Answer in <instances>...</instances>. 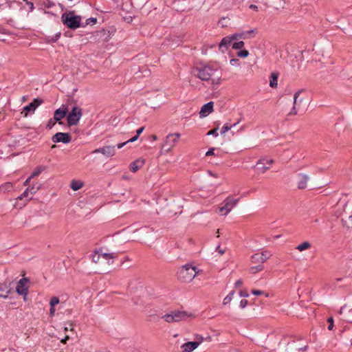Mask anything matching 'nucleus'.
I'll return each mask as SVG.
<instances>
[{
	"label": "nucleus",
	"mask_w": 352,
	"mask_h": 352,
	"mask_svg": "<svg viewBox=\"0 0 352 352\" xmlns=\"http://www.w3.org/2000/svg\"><path fill=\"white\" fill-rule=\"evenodd\" d=\"M302 342L300 337L285 335L279 341L278 345L284 348V352H303L307 349V345Z\"/></svg>",
	"instance_id": "nucleus-1"
},
{
	"label": "nucleus",
	"mask_w": 352,
	"mask_h": 352,
	"mask_svg": "<svg viewBox=\"0 0 352 352\" xmlns=\"http://www.w3.org/2000/svg\"><path fill=\"white\" fill-rule=\"evenodd\" d=\"M144 129V126L138 129L136 131V135H138L139 137V135L143 132Z\"/></svg>",
	"instance_id": "nucleus-53"
},
{
	"label": "nucleus",
	"mask_w": 352,
	"mask_h": 352,
	"mask_svg": "<svg viewBox=\"0 0 352 352\" xmlns=\"http://www.w3.org/2000/svg\"><path fill=\"white\" fill-rule=\"evenodd\" d=\"M10 292L9 286L6 284H0V298H7Z\"/></svg>",
	"instance_id": "nucleus-23"
},
{
	"label": "nucleus",
	"mask_w": 352,
	"mask_h": 352,
	"mask_svg": "<svg viewBox=\"0 0 352 352\" xmlns=\"http://www.w3.org/2000/svg\"><path fill=\"white\" fill-rule=\"evenodd\" d=\"M243 33H245L247 38H250L255 36V34L257 33V30L256 29H253L248 31H245Z\"/></svg>",
	"instance_id": "nucleus-36"
},
{
	"label": "nucleus",
	"mask_w": 352,
	"mask_h": 352,
	"mask_svg": "<svg viewBox=\"0 0 352 352\" xmlns=\"http://www.w3.org/2000/svg\"><path fill=\"white\" fill-rule=\"evenodd\" d=\"M285 1L284 0H274L273 2V7L276 10H280L284 8Z\"/></svg>",
	"instance_id": "nucleus-28"
},
{
	"label": "nucleus",
	"mask_w": 352,
	"mask_h": 352,
	"mask_svg": "<svg viewBox=\"0 0 352 352\" xmlns=\"http://www.w3.org/2000/svg\"><path fill=\"white\" fill-rule=\"evenodd\" d=\"M214 149L213 148H210L206 153V156L212 155H214Z\"/></svg>",
	"instance_id": "nucleus-51"
},
{
	"label": "nucleus",
	"mask_w": 352,
	"mask_h": 352,
	"mask_svg": "<svg viewBox=\"0 0 352 352\" xmlns=\"http://www.w3.org/2000/svg\"><path fill=\"white\" fill-rule=\"evenodd\" d=\"M274 163V160L263 157L258 160L254 167L258 174H263L270 168Z\"/></svg>",
	"instance_id": "nucleus-7"
},
{
	"label": "nucleus",
	"mask_w": 352,
	"mask_h": 352,
	"mask_svg": "<svg viewBox=\"0 0 352 352\" xmlns=\"http://www.w3.org/2000/svg\"><path fill=\"white\" fill-rule=\"evenodd\" d=\"M138 139V135H135L134 137L131 138L130 140H127V141H126L124 142L118 144H117V148H121L124 146H125L126 144H128L129 142H133L136 141Z\"/></svg>",
	"instance_id": "nucleus-34"
},
{
	"label": "nucleus",
	"mask_w": 352,
	"mask_h": 352,
	"mask_svg": "<svg viewBox=\"0 0 352 352\" xmlns=\"http://www.w3.org/2000/svg\"><path fill=\"white\" fill-rule=\"evenodd\" d=\"M60 36V32H58V34H56V39L54 41H56L58 38H59Z\"/></svg>",
	"instance_id": "nucleus-60"
},
{
	"label": "nucleus",
	"mask_w": 352,
	"mask_h": 352,
	"mask_svg": "<svg viewBox=\"0 0 352 352\" xmlns=\"http://www.w3.org/2000/svg\"><path fill=\"white\" fill-rule=\"evenodd\" d=\"M278 74L276 72H272L270 76V86L272 88H276L278 85Z\"/></svg>",
	"instance_id": "nucleus-25"
},
{
	"label": "nucleus",
	"mask_w": 352,
	"mask_h": 352,
	"mask_svg": "<svg viewBox=\"0 0 352 352\" xmlns=\"http://www.w3.org/2000/svg\"><path fill=\"white\" fill-rule=\"evenodd\" d=\"M93 153H100L107 157H111L116 154V148L114 146H105L94 150Z\"/></svg>",
	"instance_id": "nucleus-14"
},
{
	"label": "nucleus",
	"mask_w": 352,
	"mask_h": 352,
	"mask_svg": "<svg viewBox=\"0 0 352 352\" xmlns=\"http://www.w3.org/2000/svg\"><path fill=\"white\" fill-rule=\"evenodd\" d=\"M96 21H97V19L96 18L91 17V18H89V19H87L86 25H89L91 23L95 24L96 23Z\"/></svg>",
	"instance_id": "nucleus-47"
},
{
	"label": "nucleus",
	"mask_w": 352,
	"mask_h": 352,
	"mask_svg": "<svg viewBox=\"0 0 352 352\" xmlns=\"http://www.w3.org/2000/svg\"><path fill=\"white\" fill-rule=\"evenodd\" d=\"M56 122H57V121L55 120L54 118L50 119L46 124V128L51 129L55 125Z\"/></svg>",
	"instance_id": "nucleus-43"
},
{
	"label": "nucleus",
	"mask_w": 352,
	"mask_h": 352,
	"mask_svg": "<svg viewBox=\"0 0 352 352\" xmlns=\"http://www.w3.org/2000/svg\"><path fill=\"white\" fill-rule=\"evenodd\" d=\"M30 194V189L27 188V189L23 192V194H21L20 196L17 197V200H22L24 198H28L29 195Z\"/></svg>",
	"instance_id": "nucleus-40"
},
{
	"label": "nucleus",
	"mask_w": 352,
	"mask_h": 352,
	"mask_svg": "<svg viewBox=\"0 0 352 352\" xmlns=\"http://www.w3.org/2000/svg\"><path fill=\"white\" fill-rule=\"evenodd\" d=\"M250 9H252V10H256V11L258 10V7H257V6L254 5V4H251V5L250 6Z\"/></svg>",
	"instance_id": "nucleus-58"
},
{
	"label": "nucleus",
	"mask_w": 352,
	"mask_h": 352,
	"mask_svg": "<svg viewBox=\"0 0 352 352\" xmlns=\"http://www.w3.org/2000/svg\"><path fill=\"white\" fill-rule=\"evenodd\" d=\"M232 41V38H230V36L223 38L219 45V50L222 52H223L225 50H227L231 44Z\"/></svg>",
	"instance_id": "nucleus-20"
},
{
	"label": "nucleus",
	"mask_w": 352,
	"mask_h": 352,
	"mask_svg": "<svg viewBox=\"0 0 352 352\" xmlns=\"http://www.w3.org/2000/svg\"><path fill=\"white\" fill-rule=\"evenodd\" d=\"M96 34L97 36H101V35H104L105 34V30H102L101 31H98L96 32Z\"/></svg>",
	"instance_id": "nucleus-57"
},
{
	"label": "nucleus",
	"mask_w": 352,
	"mask_h": 352,
	"mask_svg": "<svg viewBox=\"0 0 352 352\" xmlns=\"http://www.w3.org/2000/svg\"><path fill=\"white\" fill-rule=\"evenodd\" d=\"M298 182L297 185L299 189H305L307 188V184L309 180V177L308 175L305 173H299L297 175Z\"/></svg>",
	"instance_id": "nucleus-17"
},
{
	"label": "nucleus",
	"mask_w": 352,
	"mask_h": 352,
	"mask_svg": "<svg viewBox=\"0 0 352 352\" xmlns=\"http://www.w3.org/2000/svg\"><path fill=\"white\" fill-rule=\"evenodd\" d=\"M82 116V109L77 106L73 107L71 111L69 112L67 116L68 126H71L77 124Z\"/></svg>",
	"instance_id": "nucleus-6"
},
{
	"label": "nucleus",
	"mask_w": 352,
	"mask_h": 352,
	"mask_svg": "<svg viewBox=\"0 0 352 352\" xmlns=\"http://www.w3.org/2000/svg\"><path fill=\"white\" fill-rule=\"evenodd\" d=\"M144 164V160L138 159L131 164L130 170L133 173H135L138 170H139L141 167H142Z\"/></svg>",
	"instance_id": "nucleus-21"
},
{
	"label": "nucleus",
	"mask_w": 352,
	"mask_h": 352,
	"mask_svg": "<svg viewBox=\"0 0 352 352\" xmlns=\"http://www.w3.org/2000/svg\"><path fill=\"white\" fill-rule=\"evenodd\" d=\"M181 135L179 133H174L168 134L161 145V153H168L177 144Z\"/></svg>",
	"instance_id": "nucleus-5"
},
{
	"label": "nucleus",
	"mask_w": 352,
	"mask_h": 352,
	"mask_svg": "<svg viewBox=\"0 0 352 352\" xmlns=\"http://www.w3.org/2000/svg\"><path fill=\"white\" fill-rule=\"evenodd\" d=\"M302 91V90H298L294 94L293 107L289 113V116L296 115L300 110L301 104L303 102V98H300V94Z\"/></svg>",
	"instance_id": "nucleus-10"
},
{
	"label": "nucleus",
	"mask_w": 352,
	"mask_h": 352,
	"mask_svg": "<svg viewBox=\"0 0 352 352\" xmlns=\"http://www.w3.org/2000/svg\"><path fill=\"white\" fill-rule=\"evenodd\" d=\"M162 318L168 323L174 322L173 316L172 312L170 314H165L162 316Z\"/></svg>",
	"instance_id": "nucleus-38"
},
{
	"label": "nucleus",
	"mask_w": 352,
	"mask_h": 352,
	"mask_svg": "<svg viewBox=\"0 0 352 352\" xmlns=\"http://www.w3.org/2000/svg\"><path fill=\"white\" fill-rule=\"evenodd\" d=\"M208 173H209L210 175L216 176L215 175H213L210 171H209V172H208Z\"/></svg>",
	"instance_id": "nucleus-64"
},
{
	"label": "nucleus",
	"mask_w": 352,
	"mask_h": 352,
	"mask_svg": "<svg viewBox=\"0 0 352 352\" xmlns=\"http://www.w3.org/2000/svg\"><path fill=\"white\" fill-rule=\"evenodd\" d=\"M68 331V328L67 327H64V332L66 333Z\"/></svg>",
	"instance_id": "nucleus-63"
},
{
	"label": "nucleus",
	"mask_w": 352,
	"mask_h": 352,
	"mask_svg": "<svg viewBox=\"0 0 352 352\" xmlns=\"http://www.w3.org/2000/svg\"><path fill=\"white\" fill-rule=\"evenodd\" d=\"M174 322L186 320L188 318H193L192 314L184 311H172Z\"/></svg>",
	"instance_id": "nucleus-13"
},
{
	"label": "nucleus",
	"mask_w": 352,
	"mask_h": 352,
	"mask_svg": "<svg viewBox=\"0 0 352 352\" xmlns=\"http://www.w3.org/2000/svg\"><path fill=\"white\" fill-rule=\"evenodd\" d=\"M263 269H264V265H257V264H256L255 266H252V267H251L249 269V272L251 274H256V273H257L258 272L262 271Z\"/></svg>",
	"instance_id": "nucleus-29"
},
{
	"label": "nucleus",
	"mask_w": 352,
	"mask_h": 352,
	"mask_svg": "<svg viewBox=\"0 0 352 352\" xmlns=\"http://www.w3.org/2000/svg\"><path fill=\"white\" fill-rule=\"evenodd\" d=\"M239 122L234 123V124H230L228 123L225 124L221 130V133L222 135L224 134L225 133L230 130L232 127L235 126Z\"/></svg>",
	"instance_id": "nucleus-31"
},
{
	"label": "nucleus",
	"mask_w": 352,
	"mask_h": 352,
	"mask_svg": "<svg viewBox=\"0 0 352 352\" xmlns=\"http://www.w3.org/2000/svg\"><path fill=\"white\" fill-rule=\"evenodd\" d=\"M248 305V300H241L240 302V307L243 309L245 308Z\"/></svg>",
	"instance_id": "nucleus-49"
},
{
	"label": "nucleus",
	"mask_w": 352,
	"mask_h": 352,
	"mask_svg": "<svg viewBox=\"0 0 352 352\" xmlns=\"http://www.w3.org/2000/svg\"><path fill=\"white\" fill-rule=\"evenodd\" d=\"M230 37L232 38V41L236 40L239 38H243V39L247 38V36H245V33H243V32L241 33L234 34L230 36Z\"/></svg>",
	"instance_id": "nucleus-35"
},
{
	"label": "nucleus",
	"mask_w": 352,
	"mask_h": 352,
	"mask_svg": "<svg viewBox=\"0 0 352 352\" xmlns=\"http://www.w3.org/2000/svg\"><path fill=\"white\" fill-rule=\"evenodd\" d=\"M216 250L219 252V254L222 255L225 253V250L221 249L219 245H218L216 248Z\"/></svg>",
	"instance_id": "nucleus-50"
},
{
	"label": "nucleus",
	"mask_w": 352,
	"mask_h": 352,
	"mask_svg": "<svg viewBox=\"0 0 352 352\" xmlns=\"http://www.w3.org/2000/svg\"><path fill=\"white\" fill-rule=\"evenodd\" d=\"M327 322L329 323L328 329L332 330L333 328V319L332 317H330L327 319Z\"/></svg>",
	"instance_id": "nucleus-45"
},
{
	"label": "nucleus",
	"mask_w": 352,
	"mask_h": 352,
	"mask_svg": "<svg viewBox=\"0 0 352 352\" xmlns=\"http://www.w3.org/2000/svg\"><path fill=\"white\" fill-rule=\"evenodd\" d=\"M243 284L242 280L239 279L236 281L235 283V287H240Z\"/></svg>",
	"instance_id": "nucleus-56"
},
{
	"label": "nucleus",
	"mask_w": 352,
	"mask_h": 352,
	"mask_svg": "<svg viewBox=\"0 0 352 352\" xmlns=\"http://www.w3.org/2000/svg\"><path fill=\"white\" fill-rule=\"evenodd\" d=\"M239 294L241 296H243V297H248L249 296V294L247 292H244V291H241L239 292Z\"/></svg>",
	"instance_id": "nucleus-52"
},
{
	"label": "nucleus",
	"mask_w": 352,
	"mask_h": 352,
	"mask_svg": "<svg viewBox=\"0 0 352 352\" xmlns=\"http://www.w3.org/2000/svg\"><path fill=\"white\" fill-rule=\"evenodd\" d=\"M83 186V184L80 181L72 180L70 184V187L73 190H78L80 189Z\"/></svg>",
	"instance_id": "nucleus-26"
},
{
	"label": "nucleus",
	"mask_w": 352,
	"mask_h": 352,
	"mask_svg": "<svg viewBox=\"0 0 352 352\" xmlns=\"http://www.w3.org/2000/svg\"><path fill=\"white\" fill-rule=\"evenodd\" d=\"M12 188V184L10 182H6L1 186H0V191L1 192H6L10 191Z\"/></svg>",
	"instance_id": "nucleus-32"
},
{
	"label": "nucleus",
	"mask_w": 352,
	"mask_h": 352,
	"mask_svg": "<svg viewBox=\"0 0 352 352\" xmlns=\"http://www.w3.org/2000/svg\"><path fill=\"white\" fill-rule=\"evenodd\" d=\"M43 103V100L40 98H35L34 100L30 103L28 105L23 107V111H25L24 116H28V112L32 111L34 112L36 109Z\"/></svg>",
	"instance_id": "nucleus-16"
},
{
	"label": "nucleus",
	"mask_w": 352,
	"mask_h": 352,
	"mask_svg": "<svg viewBox=\"0 0 352 352\" xmlns=\"http://www.w3.org/2000/svg\"><path fill=\"white\" fill-rule=\"evenodd\" d=\"M101 250H96L94 253L91 255V261L95 263H98L100 262L101 258Z\"/></svg>",
	"instance_id": "nucleus-27"
},
{
	"label": "nucleus",
	"mask_w": 352,
	"mask_h": 352,
	"mask_svg": "<svg viewBox=\"0 0 352 352\" xmlns=\"http://www.w3.org/2000/svg\"><path fill=\"white\" fill-rule=\"evenodd\" d=\"M68 112L67 107L63 105L62 107L56 109L54 113V118L58 122L59 124H62L61 120L63 119Z\"/></svg>",
	"instance_id": "nucleus-15"
},
{
	"label": "nucleus",
	"mask_w": 352,
	"mask_h": 352,
	"mask_svg": "<svg viewBox=\"0 0 352 352\" xmlns=\"http://www.w3.org/2000/svg\"><path fill=\"white\" fill-rule=\"evenodd\" d=\"M311 247V244L308 241H305L300 244H299L297 247H296V249L300 252L302 251H304L305 250H307L309 249V248Z\"/></svg>",
	"instance_id": "nucleus-30"
},
{
	"label": "nucleus",
	"mask_w": 352,
	"mask_h": 352,
	"mask_svg": "<svg viewBox=\"0 0 352 352\" xmlns=\"http://www.w3.org/2000/svg\"><path fill=\"white\" fill-rule=\"evenodd\" d=\"M151 138H152V140H153V141H155V140H157V137L155 135H153L151 136Z\"/></svg>",
	"instance_id": "nucleus-59"
},
{
	"label": "nucleus",
	"mask_w": 352,
	"mask_h": 352,
	"mask_svg": "<svg viewBox=\"0 0 352 352\" xmlns=\"http://www.w3.org/2000/svg\"><path fill=\"white\" fill-rule=\"evenodd\" d=\"M55 314V308L54 307H50V314L51 316H53Z\"/></svg>",
	"instance_id": "nucleus-55"
},
{
	"label": "nucleus",
	"mask_w": 352,
	"mask_h": 352,
	"mask_svg": "<svg viewBox=\"0 0 352 352\" xmlns=\"http://www.w3.org/2000/svg\"><path fill=\"white\" fill-rule=\"evenodd\" d=\"M29 282V279L28 278H23L20 279L19 283L16 287V291L19 295L24 296V300L26 299V296L28 294V287H26L27 283Z\"/></svg>",
	"instance_id": "nucleus-12"
},
{
	"label": "nucleus",
	"mask_w": 352,
	"mask_h": 352,
	"mask_svg": "<svg viewBox=\"0 0 352 352\" xmlns=\"http://www.w3.org/2000/svg\"><path fill=\"white\" fill-rule=\"evenodd\" d=\"M234 294V291H232L229 294L223 299V305L228 304L232 299Z\"/></svg>",
	"instance_id": "nucleus-37"
},
{
	"label": "nucleus",
	"mask_w": 352,
	"mask_h": 352,
	"mask_svg": "<svg viewBox=\"0 0 352 352\" xmlns=\"http://www.w3.org/2000/svg\"><path fill=\"white\" fill-rule=\"evenodd\" d=\"M197 274V268L190 264L183 265L177 272L178 278L184 283L190 282Z\"/></svg>",
	"instance_id": "nucleus-2"
},
{
	"label": "nucleus",
	"mask_w": 352,
	"mask_h": 352,
	"mask_svg": "<svg viewBox=\"0 0 352 352\" xmlns=\"http://www.w3.org/2000/svg\"><path fill=\"white\" fill-rule=\"evenodd\" d=\"M59 303V298L57 296H53L50 300V307H55V305Z\"/></svg>",
	"instance_id": "nucleus-41"
},
{
	"label": "nucleus",
	"mask_w": 352,
	"mask_h": 352,
	"mask_svg": "<svg viewBox=\"0 0 352 352\" xmlns=\"http://www.w3.org/2000/svg\"><path fill=\"white\" fill-rule=\"evenodd\" d=\"M216 70L217 69L213 67L206 65L204 66L195 67L192 70V73L201 80L208 81Z\"/></svg>",
	"instance_id": "nucleus-4"
},
{
	"label": "nucleus",
	"mask_w": 352,
	"mask_h": 352,
	"mask_svg": "<svg viewBox=\"0 0 352 352\" xmlns=\"http://www.w3.org/2000/svg\"><path fill=\"white\" fill-rule=\"evenodd\" d=\"M271 256L272 254L267 250L255 253L251 256V262L253 264L263 265V263L267 261Z\"/></svg>",
	"instance_id": "nucleus-8"
},
{
	"label": "nucleus",
	"mask_w": 352,
	"mask_h": 352,
	"mask_svg": "<svg viewBox=\"0 0 352 352\" xmlns=\"http://www.w3.org/2000/svg\"><path fill=\"white\" fill-rule=\"evenodd\" d=\"M60 342L63 344H66L67 341L65 340V338H63L60 340Z\"/></svg>",
	"instance_id": "nucleus-61"
},
{
	"label": "nucleus",
	"mask_w": 352,
	"mask_h": 352,
	"mask_svg": "<svg viewBox=\"0 0 352 352\" xmlns=\"http://www.w3.org/2000/svg\"><path fill=\"white\" fill-rule=\"evenodd\" d=\"M45 167L44 166H38L35 168V170L32 172V173L31 174V177L34 178L35 177H37L44 170H45Z\"/></svg>",
	"instance_id": "nucleus-33"
},
{
	"label": "nucleus",
	"mask_w": 352,
	"mask_h": 352,
	"mask_svg": "<svg viewBox=\"0 0 352 352\" xmlns=\"http://www.w3.org/2000/svg\"><path fill=\"white\" fill-rule=\"evenodd\" d=\"M199 342H187L181 346L182 352H192L199 345Z\"/></svg>",
	"instance_id": "nucleus-18"
},
{
	"label": "nucleus",
	"mask_w": 352,
	"mask_h": 352,
	"mask_svg": "<svg viewBox=\"0 0 352 352\" xmlns=\"http://www.w3.org/2000/svg\"><path fill=\"white\" fill-rule=\"evenodd\" d=\"M41 184L37 182L33 184L32 186L28 188L30 189L31 197L25 200V203L23 205H25L29 200L32 198V195H34L41 188Z\"/></svg>",
	"instance_id": "nucleus-24"
},
{
	"label": "nucleus",
	"mask_w": 352,
	"mask_h": 352,
	"mask_svg": "<svg viewBox=\"0 0 352 352\" xmlns=\"http://www.w3.org/2000/svg\"><path fill=\"white\" fill-rule=\"evenodd\" d=\"M32 179V177H31V176H30V177H28V179L24 182L23 185H24L25 186H28Z\"/></svg>",
	"instance_id": "nucleus-54"
},
{
	"label": "nucleus",
	"mask_w": 352,
	"mask_h": 352,
	"mask_svg": "<svg viewBox=\"0 0 352 352\" xmlns=\"http://www.w3.org/2000/svg\"><path fill=\"white\" fill-rule=\"evenodd\" d=\"M52 141L54 143L68 144L72 141V137L68 133L58 132L52 137Z\"/></svg>",
	"instance_id": "nucleus-11"
},
{
	"label": "nucleus",
	"mask_w": 352,
	"mask_h": 352,
	"mask_svg": "<svg viewBox=\"0 0 352 352\" xmlns=\"http://www.w3.org/2000/svg\"><path fill=\"white\" fill-rule=\"evenodd\" d=\"M213 111V102H209L201 107L199 115L201 118H204L207 116L209 113H210Z\"/></svg>",
	"instance_id": "nucleus-19"
},
{
	"label": "nucleus",
	"mask_w": 352,
	"mask_h": 352,
	"mask_svg": "<svg viewBox=\"0 0 352 352\" xmlns=\"http://www.w3.org/2000/svg\"><path fill=\"white\" fill-rule=\"evenodd\" d=\"M217 131H218V128H215L212 130H210L208 132L207 135H213L214 137H217L218 136V133H217Z\"/></svg>",
	"instance_id": "nucleus-44"
},
{
	"label": "nucleus",
	"mask_w": 352,
	"mask_h": 352,
	"mask_svg": "<svg viewBox=\"0 0 352 352\" xmlns=\"http://www.w3.org/2000/svg\"><path fill=\"white\" fill-rule=\"evenodd\" d=\"M61 21L67 28L76 30L80 26L81 16L75 15L74 11H69L62 14Z\"/></svg>",
	"instance_id": "nucleus-3"
},
{
	"label": "nucleus",
	"mask_w": 352,
	"mask_h": 352,
	"mask_svg": "<svg viewBox=\"0 0 352 352\" xmlns=\"http://www.w3.org/2000/svg\"><path fill=\"white\" fill-rule=\"evenodd\" d=\"M101 258L105 259L107 261V263L109 265H111L113 263V260L118 257L117 253H105L102 252V250H101Z\"/></svg>",
	"instance_id": "nucleus-22"
},
{
	"label": "nucleus",
	"mask_w": 352,
	"mask_h": 352,
	"mask_svg": "<svg viewBox=\"0 0 352 352\" xmlns=\"http://www.w3.org/2000/svg\"><path fill=\"white\" fill-rule=\"evenodd\" d=\"M239 199H233L230 197H227L224 201V205L219 208V212L222 215L228 214L232 209L237 204Z\"/></svg>",
	"instance_id": "nucleus-9"
},
{
	"label": "nucleus",
	"mask_w": 352,
	"mask_h": 352,
	"mask_svg": "<svg viewBox=\"0 0 352 352\" xmlns=\"http://www.w3.org/2000/svg\"><path fill=\"white\" fill-rule=\"evenodd\" d=\"M252 294L255 296H259V295L263 294L264 292L261 291V290H258V289H252Z\"/></svg>",
	"instance_id": "nucleus-48"
},
{
	"label": "nucleus",
	"mask_w": 352,
	"mask_h": 352,
	"mask_svg": "<svg viewBox=\"0 0 352 352\" xmlns=\"http://www.w3.org/2000/svg\"><path fill=\"white\" fill-rule=\"evenodd\" d=\"M249 55V52L246 50H242L237 52V56L241 58H246Z\"/></svg>",
	"instance_id": "nucleus-42"
},
{
	"label": "nucleus",
	"mask_w": 352,
	"mask_h": 352,
	"mask_svg": "<svg viewBox=\"0 0 352 352\" xmlns=\"http://www.w3.org/2000/svg\"><path fill=\"white\" fill-rule=\"evenodd\" d=\"M230 63L232 66H239V59L237 58H232L230 60Z\"/></svg>",
	"instance_id": "nucleus-46"
},
{
	"label": "nucleus",
	"mask_w": 352,
	"mask_h": 352,
	"mask_svg": "<svg viewBox=\"0 0 352 352\" xmlns=\"http://www.w3.org/2000/svg\"><path fill=\"white\" fill-rule=\"evenodd\" d=\"M244 47V42L243 41H238L235 42L232 44V48L234 50H240L242 49Z\"/></svg>",
	"instance_id": "nucleus-39"
},
{
	"label": "nucleus",
	"mask_w": 352,
	"mask_h": 352,
	"mask_svg": "<svg viewBox=\"0 0 352 352\" xmlns=\"http://www.w3.org/2000/svg\"><path fill=\"white\" fill-rule=\"evenodd\" d=\"M64 338L66 341H67L68 340H69V336L67 335Z\"/></svg>",
	"instance_id": "nucleus-62"
}]
</instances>
